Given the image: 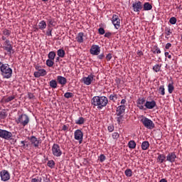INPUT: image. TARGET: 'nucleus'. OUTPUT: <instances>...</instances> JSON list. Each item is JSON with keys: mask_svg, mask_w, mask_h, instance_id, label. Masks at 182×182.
Returning a JSON list of instances; mask_svg holds the SVG:
<instances>
[{"mask_svg": "<svg viewBox=\"0 0 182 182\" xmlns=\"http://www.w3.org/2000/svg\"><path fill=\"white\" fill-rule=\"evenodd\" d=\"M100 159V161L101 163H103V161H105V160H106V156H105V154H101L99 157Z\"/></svg>", "mask_w": 182, "mask_h": 182, "instance_id": "obj_48", "label": "nucleus"}, {"mask_svg": "<svg viewBox=\"0 0 182 182\" xmlns=\"http://www.w3.org/2000/svg\"><path fill=\"white\" fill-rule=\"evenodd\" d=\"M98 33H100V35H105V28H100L98 29Z\"/></svg>", "mask_w": 182, "mask_h": 182, "instance_id": "obj_50", "label": "nucleus"}, {"mask_svg": "<svg viewBox=\"0 0 182 182\" xmlns=\"http://www.w3.org/2000/svg\"><path fill=\"white\" fill-rule=\"evenodd\" d=\"M137 55H139V56H141V55H143V52L139 51V52L137 53Z\"/></svg>", "mask_w": 182, "mask_h": 182, "instance_id": "obj_63", "label": "nucleus"}, {"mask_svg": "<svg viewBox=\"0 0 182 182\" xmlns=\"http://www.w3.org/2000/svg\"><path fill=\"white\" fill-rule=\"evenodd\" d=\"M52 154L55 157H60L62 156V149H60V146L58 144H54L52 146Z\"/></svg>", "mask_w": 182, "mask_h": 182, "instance_id": "obj_7", "label": "nucleus"}, {"mask_svg": "<svg viewBox=\"0 0 182 182\" xmlns=\"http://www.w3.org/2000/svg\"><path fill=\"white\" fill-rule=\"evenodd\" d=\"M83 123H85V118L82 117L75 121V124H83Z\"/></svg>", "mask_w": 182, "mask_h": 182, "instance_id": "obj_37", "label": "nucleus"}, {"mask_svg": "<svg viewBox=\"0 0 182 182\" xmlns=\"http://www.w3.org/2000/svg\"><path fill=\"white\" fill-rule=\"evenodd\" d=\"M119 117H117V122L119 124L122 123V119H123V115H118Z\"/></svg>", "mask_w": 182, "mask_h": 182, "instance_id": "obj_49", "label": "nucleus"}, {"mask_svg": "<svg viewBox=\"0 0 182 182\" xmlns=\"http://www.w3.org/2000/svg\"><path fill=\"white\" fill-rule=\"evenodd\" d=\"M90 52L91 55L97 56V55H99V53H100V47L97 45H92L91 46Z\"/></svg>", "mask_w": 182, "mask_h": 182, "instance_id": "obj_14", "label": "nucleus"}, {"mask_svg": "<svg viewBox=\"0 0 182 182\" xmlns=\"http://www.w3.org/2000/svg\"><path fill=\"white\" fill-rule=\"evenodd\" d=\"M47 35L48 36H52V30H48V31H47Z\"/></svg>", "mask_w": 182, "mask_h": 182, "instance_id": "obj_58", "label": "nucleus"}, {"mask_svg": "<svg viewBox=\"0 0 182 182\" xmlns=\"http://www.w3.org/2000/svg\"><path fill=\"white\" fill-rule=\"evenodd\" d=\"M8 116V114L6 113V112H1L0 113V119H6V117Z\"/></svg>", "mask_w": 182, "mask_h": 182, "instance_id": "obj_45", "label": "nucleus"}, {"mask_svg": "<svg viewBox=\"0 0 182 182\" xmlns=\"http://www.w3.org/2000/svg\"><path fill=\"white\" fill-rule=\"evenodd\" d=\"M64 97H66V99H70V97H73V93H72V92H65L64 94Z\"/></svg>", "mask_w": 182, "mask_h": 182, "instance_id": "obj_44", "label": "nucleus"}, {"mask_svg": "<svg viewBox=\"0 0 182 182\" xmlns=\"http://www.w3.org/2000/svg\"><path fill=\"white\" fill-rule=\"evenodd\" d=\"M152 52L153 53H157V54L161 53V50L159 49V48L157 46H154Z\"/></svg>", "mask_w": 182, "mask_h": 182, "instance_id": "obj_39", "label": "nucleus"}, {"mask_svg": "<svg viewBox=\"0 0 182 182\" xmlns=\"http://www.w3.org/2000/svg\"><path fill=\"white\" fill-rule=\"evenodd\" d=\"M157 106V104L156 103V101L151 100V101H146L145 102V109H154Z\"/></svg>", "mask_w": 182, "mask_h": 182, "instance_id": "obj_18", "label": "nucleus"}, {"mask_svg": "<svg viewBox=\"0 0 182 182\" xmlns=\"http://www.w3.org/2000/svg\"><path fill=\"white\" fill-rule=\"evenodd\" d=\"M150 147V144L149 143L148 141H144L141 144V149L142 150H147Z\"/></svg>", "mask_w": 182, "mask_h": 182, "instance_id": "obj_26", "label": "nucleus"}, {"mask_svg": "<svg viewBox=\"0 0 182 182\" xmlns=\"http://www.w3.org/2000/svg\"><path fill=\"white\" fill-rule=\"evenodd\" d=\"M128 147L129 149H136V141L131 140L128 143Z\"/></svg>", "mask_w": 182, "mask_h": 182, "instance_id": "obj_31", "label": "nucleus"}, {"mask_svg": "<svg viewBox=\"0 0 182 182\" xmlns=\"http://www.w3.org/2000/svg\"><path fill=\"white\" fill-rule=\"evenodd\" d=\"M31 182H42V178L37 176L36 178H31Z\"/></svg>", "mask_w": 182, "mask_h": 182, "instance_id": "obj_43", "label": "nucleus"}, {"mask_svg": "<svg viewBox=\"0 0 182 182\" xmlns=\"http://www.w3.org/2000/svg\"><path fill=\"white\" fill-rule=\"evenodd\" d=\"M48 58L51 60H55V58H56V53H55V51H50L48 54Z\"/></svg>", "mask_w": 182, "mask_h": 182, "instance_id": "obj_27", "label": "nucleus"}, {"mask_svg": "<svg viewBox=\"0 0 182 182\" xmlns=\"http://www.w3.org/2000/svg\"><path fill=\"white\" fill-rule=\"evenodd\" d=\"M3 34L5 36H9V35H11V31L5 28L4 31H3Z\"/></svg>", "mask_w": 182, "mask_h": 182, "instance_id": "obj_46", "label": "nucleus"}, {"mask_svg": "<svg viewBox=\"0 0 182 182\" xmlns=\"http://www.w3.org/2000/svg\"><path fill=\"white\" fill-rule=\"evenodd\" d=\"M0 137L1 139H4V140H11L12 132L0 129Z\"/></svg>", "mask_w": 182, "mask_h": 182, "instance_id": "obj_8", "label": "nucleus"}, {"mask_svg": "<svg viewBox=\"0 0 182 182\" xmlns=\"http://www.w3.org/2000/svg\"><path fill=\"white\" fill-rule=\"evenodd\" d=\"M85 36V33L83 32L79 33L75 39L78 43H83V37Z\"/></svg>", "mask_w": 182, "mask_h": 182, "instance_id": "obj_21", "label": "nucleus"}, {"mask_svg": "<svg viewBox=\"0 0 182 182\" xmlns=\"http://www.w3.org/2000/svg\"><path fill=\"white\" fill-rule=\"evenodd\" d=\"M165 90H166L164 89V85H161L159 88V93H160L161 96H164V95H166Z\"/></svg>", "mask_w": 182, "mask_h": 182, "instance_id": "obj_33", "label": "nucleus"}, {"mask_svg": "<svg viewBox=\"0 0 182 182\" xmlns=\"http://www.w3.org/2000/svg\"><path fill=\"white\" fill-rule=\"evenodd\" d=\"M30 119L29 117L26 114H22L18 116V117L16 119V123L17 124H20L23 127L25 126H28L29 124Z\"/></svg>", "mask_w": 182, "mask_h": 182, "instance_id": "obj_4", "label": "nucleus"}, {"mask_svg": "<svg viewBox=\"0 0 182 182\" xmlns=\"http://www.w3.org/2000/svg\"><path fill=\"white\" fill-rule=\"evenodd\" d=\"M15 99L14 95L9 96L4 99L5 103H9V102H12Z\"/></svg>", "mask_w": 182, "mask_h": 182, "instance_id": "obj_35", "label": "nucleus"}, {"mask_svg": "<svg viewBox=\"0 0 182 182\" xmlns=\"http://www.w3.org/2000/svg\"><path fill=\"white\" fill-rule=\"evenodd\" d=\"M54 60H50L48 59L46 62V65H47L48 66V68H52V66H53V65H55V62H53Z\"/></svg>", "mask_w": 182, "mask_h": 182, "instance_id": "obj_34", "label": "nucleus"}, {"mask_svg": "<svg viewBox=\"0 0 182 182\" xmlns=\"http://www.w3.org/2000/svg\"><path fill=\"white\" fill-rule=\"evenodd\" d=\"M28 97H29V99H33V97H35V96H33V94H32V93H28Z\"/></svg>", "mask_w": 182, "mask_h": 182, "instance_id": "obj_59", "label": "nucleus"}, {"mask_svg": "<svg viewBox=\"0 0 182 182\" xmlns=\"http://www.w3.org/2000/svg\"><path fill=\"white\" fill-rule=\"evenodd\" d=\"M141 122L144 126V127H146V129H149V130H153V129L155 127L154 122L146 117H142Z\"/></svg>", "mask_w": 182, "mask_h": 182, "instance_id": "obj_5", "label": "nucleus"}, {"mask_svg": "<svg viewBox=\"0 0 182 182\" xmlns=\"http://www.w3.org/2000/svg\"><path fill=\"white\" fill-rule=\"evenodd\" d=\"M74 139L79 141V144H82L83 141V132L80 129H77L74 132Z\"/></svg>", "mask_w": 182, "mask_h": 182, "instance_id": "obj_10", "label": "nucleus"}, {"mask_svg": "<svg viewBox=\"0 0 182 182\" xmlns=\"http://www.w3.org/2000/svg\"><path fill=\"white\" fill-rule=\"evenodd\" d=\"M132 8L134 12H140V10L143 9V5L140 1H138L132 4Z\"/></svg>", "mask_w": 182, "mask_h": 182, "instance_id": "obj_16", "label": "nucleus"}, {"mask_svg": "<svg viewBox=\"0 0 182 182\" xmlns=\"http://www.w3.org/2000/svg\"><path fill=\"white\" fill-rule=\"evenodd\" d=\"M164 160H166V156L164 154H159L157 158V162L164 163Z\"/></svg>", "mask_w": 182, "mask_h": 182, "instance_id": "obj_29", "label": "nucleus"}, {"mask_svg": "<svg viewBox=\"0 0 182 182\" xmlns=\"http://www.w3.org/2000/svg\"><path fill=\"white\" fill-rule=\"evenodd\" d=\"M174 91V85L172 83H169L168 85V93H173V92Z\"/></svg>", "mask_w": 182, "mask_h": 182, "instance_id": "obj_32", "label": "nucleus"}, {"mask_svg": "<svg viewBox=\"0 0 182 182\" xmlns=\"http://www.w3.org/2000/svg\"><path fill=\"white\" fill-rule=\"evenodd\" d=\"M169 22L171 25H176V23H177V18H176V17H171L169 19Z\"/></svg>", "mask_w": 182, "mask_h": 182, "instance_id": "obj_41", "label": "nucleus"}, {"mask_svg": "<svg viewBox=\"0 0 182 182\" xmlns=\"http://www.w3.org/2000/svg\"><path fill=\"white\" fill-rule=\"evenodd\" d=\"M119 137H120V135L119 134V133L117 132H114L112 134V138L114 139V140H117V139H119Z\"/></svg>", "mask_w": 182, "mask_h": 182, "instance_id": "obj_47", "label": "nucleus"}, {"mask_svg": "<svg viewBox=\"0 0 182 182\" xmlns=\"http://www.w3.org/2000/svg\"><path fill=\"white\" fill-rule=\"evenodd\" d=\"M171 48V43H168L165 46V49H170Z\"/></svg>", "mask_w": 182, "mask_h": 182, "instance_id": "obj_54", "label": "nucleus"}, {"mask_svg": "<svg viewBox=\"0 0 182 182\" xmlns=\"http://www.w3.org/2000/svg\"><path fill=\"white\" fill-rule=\"evenodd\" d=\"M109 103V100L105 96H95L92 99V105L97 106L98 110H102L103 107H106Z\"/></svg>", "mask_w": 182, "mask_h": 182, "instance_id": "obj_1", "label": "nucleus"}, {"mask_svg": "<svg viewBox=\"0 0 182 182\" xmlns=\"http://www.w3.org/2000/svg\"><path fill=\"white\" fill-rule=\"evenodd\" d=\"M47 166L50 168H53L55 167V161L53 160H50L47 163Z\"/></svg>", "mask_w": 182, "mask_h": 182, "instance_id": "obj_38", "label": "nucleus"}, {"mask_svg": "<svg viewBox=\"0 0 182 182\" xmlns=\"http://www.w3.org/2000/svg\"><path fill=\"white\" fill-rule=\"evenodd\" d=\"M125 176H127V177H132V176H133V171H132V169H127L125 171Z\"/></svg>", "mask_w": 182, "mask_h": 182, "instance_id": "obj_40", "label": "nucleus"}, {"mask_svg": "<svg viewBox=\"0 0 182 182\" xmlns=\"http://www.w3.org/2000/svg\"><path fill=\"white\" fill-rule=\"evenodd\" d=\"M165 56L168 59H171V54H170L168 52H165Z\"/></svg>", "mask_w": 182, "mask_h": 182, "instance_id": "obj_53", "label": "nucleus"}, {"mask_svg": "<svg viewBox=\"0 0 182 182\" xmlns=\"http://www.w3.org/2000/svg\"><path fill=\"white\" fill-rule=\"evenodd\" d=\"M171 33H173V32L171 31V29L168 27H166L165 28V38L166 39H168V38L170 37V35H171Z\"/></svg>", "mask_w": 182, "mask_h": 182, "instance_id": "obj_25", "label": "nucleus"}, {"mask_svg": "<svg viewBox=\"0 0 182 182\" xmlns=\"http://www.w3.org/2000/svg\"><path fill=\"white\" fill-rule=\"evenodd\" d=\"M114 130V126H113V125H109V126L108 127V131H109V132H113Z\"/></svg>", "mask_w": 182, "mask_h": 182, "instance_id": "obj_51", "label": "nucleus"}, {"mask_svg": "<svg viewBox=\"0 0 182 182\" xmlns=\"http://www.w3.org/2000/svg\"><path fill=\"white\" fill-rule=\"evenodd\" d=\"M161 64H156L153 68L154 72H156V73L159 72H161Z\"/></svg>", "mask_w": 182, "mask_h": 182, "instance_id": "obj_23", "label": "nucleus"}, {"mask_svg": "<svg viewBox=\"0 0 182 182\" xmlns=\"http://www.w3.org/2000/svg\"><path fill=\"white\" fill-rule=\"evenodd\" d=\"M159 182H167V180L162 178L159 181Z\"/></svg>", "mask_w": 182, "mask_h": 182, "instance_id": "obj_62", "label": "nucleus"}, {"mask_svg": "<svg viewBox=\"0 0 182 182\" xmlns=\"http://www.w3.org/2000/svg\"><path fill=\"white\" fill-rule=\"evenodd\" d=\"M136 106L139 110H146V99L139 98L136 101Z\"/></svg>", "mask_w": 182, "mask_h": 182, "instance_id": "obj_11", "label": "nucleus"}, {"mask_svg": "<svg viewBox=\"0 0 182 182\" xmlns=\"http://www.w3.org/2000/svg\"><path fill=\"white\" fill-rule=\"evenodd\" d=\"M68 126H66V125L63 126V130H64V132L68 130Z\"/></svg>", "mask_w": 182, "mask_h": 182, "instance_id": "obj_60", "label": "nucleus"}, {"mask_svg": "<svg viewBox=\"0 0 182 182\" xmlns=\"http://www.w3.org/2000/svg\"><path fill=\"white\" fill-rule=\"evenodd\" d=\"M125 110H126V105L119 106L118 107H117V109H116L117 116H122V114L124 113Z\"/></svg>", "mask_w": 182, "mask_h": 182, "instance_id": "obj_20", "label": "nucleus"}, {"mask_svg": "<svg viewBox=\"0 0 182 182\" xmlns=\"http://www.w3.org/2000/svg\"><path fill=\"white\" fill-rule=\"evenodd\" d=\"M153 6L150 4L149 2H146L144 4V11H151Z\"/></svg>", "mask_w": 182, "mask_h": 182, "instance_id": "obj_24", "label": "nucleus"}, {"mask_svg": "<svg viewBox=\"0 0 182 182\" xmlns=\"http://www.w3.org/2000/svg\"><path fill=\"white\" fill-rule=\"evenodd\" d=\"M112 23L114 25L115 29H119L120 28V18H119V16L116 14H113L112 17Z\"/></svg>", "mask_w": 182, "mask_h": 182, "instance_id": "obj_9", "label": "nucleus"}, {"mask_svg": "<svg viewBox=\"0 0 182 182\" xmlns=\"http://www.w3.org/2000/svg\"><path fill=\"white\" fill-rule=\"evenodd\" d=\"M48 23V26H53V23H55V20H53V18H49L48 19H47Z\"/></svg>", "mask_w": 182, "mask_h": 182, "instance_id": "obj_42", "label": "nucleus"}, {"mask_svg": "<svg viewBox=\"0 0 182 182\" xmlns=\"http://www.w3.org/2000/svg\"><path fill=\"white\" fill-rule=\"evenodd\" d=\"M46 26H48V25L46 24V21H45V20H43L38 23V29H41V31L46 29Z\"/></svg>", "mask_w": 182, "mask_h": 182, "instance_id": "obj_22", "label": "nucleus"}, {"mask_svg": "<svg viewBox=\"0 0 182 182\" xmlns=\"http://www.w3.org/2000/svg\"><path fill=\"white\" fill-rule=\"evenodd\" d=\"M109 100H112V102H116L117 100V95L114 93L111 94L109 95Z\"/></svg>", "mask_w": 182, "mask_h": 182, "instance_id": "obj_36", "label": "nucleus"}, {"mask_svg": "<svg viewBox=\"0 0 182 182\" xmlns=\"http://www.w3.org/2000/svg\"><path fill=\"white\" fill-rule=\"evenodd\" d=\"M105 58V54H100V55H99L98 56H97V58L98 59H100V60H102V59H103Z\"/></svg>", "mask_w": 182, "mask_h": 182, "instance_id": "obj_57", "label": "nucleus"}, {"mask_svg": "<svg viewBox=\"0 0 182 182\" xmlns=\"http://www.w3.org/2000/svg\"><path fill=\"white\" fill-rule=\"evenodd\" d=\"M126 103H127L126 99H122V100H121V105H122V106H124V105H126Z\"/></svg>", "mask_w": 182, "mask_h": 182, "instance_id": "obj_56", "label": "nucleus"}, {"mask_svg": "<svg viewBox=\"0 0 182 182\" xmlns=\"http://www.w3.org/2000/svg\"><path fill=\"white\" fill-rule=\"evenodd\" d=\"M0 72L4 79L12 77V68L9 66V64H4V63L0 62Z\"/></svg>", "mask_w": 182, "mask_h": 182, "instance_id": "obj_2", "label": "nucleus"}, {"mask_svg": "<svg viewBox=\"0 0 182 182\" xmlns=\"http://www.w3.org/2000/svg\"><path fill=\"white\" fill-rule=\"evenodd\" d=\"M28 140L31 141V144L34 146L35 147H39V144L42 143L41 140H38V138L35 136H31V137L28 138Z\"/></svg>", "mask_w": 182, "mask_h": 182, "instance_id": "obj_15", "label": "nucleus"}, {"mask_svg": "<svg viewBox=\"0 0 182 182\" xmlns=\"http://www.w3.org/2000/svg\"><path fill=\"white\" fill-rule=\"evenodd\" d=\"M0 176L2 181H8L11 178V175L9 172L6 170H3L0 172Z\"/></svg>", "mask_w": 182, "mask_h": 182, "instance_id": "obj_12", "label": "nucleus"}, {"mask_svg": "<svg viewBox=\"0 0 182 182\" xmlns=\"http://www.w3.org/2000/svg\"><path fill=\"white\" fill-rule=\"evenodd\" d=\"M2 41H6V38L5 36L1 37Z\"/></svg>", "mask_w": 182, "mask_h": 182, "instance_id": "obj_64", "label": "nucleus"}, {"mask_svg": "<svg viewBox=\"0 0 182 182\" xmlns=\"http://www.w3.org/2000/svg\"><path fill=\"white\" fill-rule=\"evenodd\" d=\"M65 50L59 49L57 51V55L59 58H65Z\"/></svg>", "mask_w": 182, "mask_h": 182, "instance_id": "obj_30", "label": "nucleus"}, {"mask_svg": "<svg viewBox=\"0 0 182 182\" xmlns=\"http://www.w3.org/2000/svg\"><path fill=\"white\" fill-rule=\"evenodd\" d=\"M1 48L5 51V55H8L10 57L15 53V50H14V47L12 46V44H11V41L9 40H6L3 43Z\"/></svg>", "mask_w": 182, "mask_h": 182, "instance_id": "obj_3", "label": "nucleus"}, {"mask_svg": "<svg viewBox=\"0 0 182 182\" xmlns=\"http://www.w3.org/2000/svg\"><path fill=\"white\" fill-rule=\"evenodd\" d=\"M110 36H112V33L110 32L105 33V38H110Z\"/></svg>", "mask_w": 182, "mask_h": 182, "instance_id": "obj_55", "label": "nucleus"}, {"mask_svg": "<svg viewBox=\"0 0 182 182\" xmlns=\"http://www.w3.org/2000/svg\"><path fill=\"white\" fill-rule=\"evenodd\" d=\"M57 82L59 83V85H61V86H65V85L68 83V80L63 76L58 75L57 77Z\"/></svg>", "mask_w": 182, "mask_h": 182, "instance_id": "obj_19", "label": "nucleus"}, {"mask_svg": "<svg viewBox=\"0 0 182 182\" xmlns=\"http://www.w3.org/2000/svg\"><path fill=\"white\" fill-rule=\"evenodd\" d=\"M21 144H22V147L25 148V141H21Z\"/></svg>", "mask_w": 182, "mask_h": 182, "instance_id": "obj_61", "label": "nucleus"}, {"mask_svg": "<svg viewBox=\"0 0 182 182\" xmlns=\"http://www.w3.org/2000/svg\"><path fill=\"white\" fill-rule=\"evenodd\" d=\"M176 159H177V156L174 152L169 153L166 156V161H168L169 163H174L176 161Z\"/></svg>", "mask_w": 182, "mask_h": 182, "instance_id": "obj_17", "label": "nucleus"}, {"mask_svg": "<svg viewBox=\"0 0 182 182\" xmlns=\"http://www.w3.org/2000/svg\"><path fill=\"white\" fill-rule=\"evenodd\" d=\"M36 70L34 72V77H41L43 76H46L47 75V72L46 70L42 68V67H41V65H36Z\"/></svg>", "mask_w": 182, "mask_h": 182, "instance_id": "obj_6", "label": "nucleus"}, {"mask_svg": "<svg viewBox=\"0 0 182 182\" xmlns=\"http://www.w3.org/2000/svg\"><path fill=\"white\" fill-rule=\"evenodd\" d=\"M50 87H52L53 89H56L58 87V82H56V80H52L50 81Z\"/></svg>", "mask_w": 182, "mask_h": 182, "instance_id": "obj_28", "label": "nucleus"}, {"mask_svg": "<svg viewBox=\"0 0 182 182\" xmlns=\"http://www.w3.org/2000/svg\"><path fill=\"white\" fill-rule=\"evenodd\" d=\"M93 79H95V75L91 74V75H89L87 77H84L82 78V81L84 85L89 86L90 85H92V82H93Z\"/></svg>", "mask_w": 182, "mask_h": 182, "instance_id": "obj_13", "label": "nucleus"}, {"mask_svg": "<svg viewBox=\"0 0 182 182\" xmlns=\"http://www.w3.org/2000/svg\"><path fill=\"white\" fill-rule=\"evenodd\" d=\"M106 59L109 62L112 59V54L111 53H108L107 55V56H106Z\"/></svg>", "mask_w": 182, "mask_h": 182, "instance_id": "obj_52", "label": "nucleus"}]
</instances>
